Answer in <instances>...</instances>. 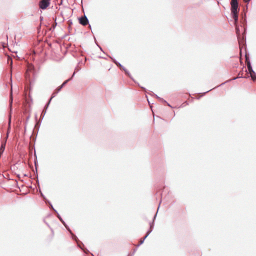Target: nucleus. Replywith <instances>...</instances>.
Returning <instances> with one entry per match:
<instances>
[{
    "label": "nucleus",
    "instance_id": "nucleus-1",
    "mask_svg": "<svg viewBox=\"0 0 256 256\" xmlns=\"http://www.w3.org/2000/svg\"><path fill=\"white\" fill-rule=\"evenodd\" d=\"M230 5H231V14H232V18L234 20V24L236 26V33L237 34L238 40H239V38L240 36V30L239 28L237 26V24L238 22V0H231Z\"/></svg>",
    "mask_w": 256,
    "mask_h": 256
},
{
    "label": "nucleus",
    "instance_id": "nucleus-2",
    "mask_svg": "<svg viewBox=\"0 0 256 256\" xmlns=\"http://www.w3.org/2000/svg\"><path fill=\"white\" fill-rule=\"evenodd\" d=\"M67 230H68L70 233V234H72V238L75 240L76 242L78 243V246L80 248H82V250H83L84 252L86 253L88 252V250H84L82 248V246H84V244H82V242H80V240H78V237L74 235L72 232V230H70V228H67Z\"/></svg>",
    "mask_w": 256,
    "mask_h": 256
},
{
    "label": "nucleus",
    "instance_id": "nucleus-3",
    "mask_svg": "<svg viewBox=\"0 0 256 256\" xmlns=\"http://www.w3.org/2000/svg\"><path fill=\"white\" fill-rule=\"evenodd\" d=\"M247 67L252 80L254 82H256V73L253 70L251 63L248 64L247 65Z\"/></svg>",
    "mask_w": 256,
    "mask_h": 256
},
{
    "label": "nucleus",
    "instance_id": "nucleus-4",
    "mask_svg": "<svg viewBox=\"0 0 256 256\" xmlns=\"http://www.w3.org/2000/svg\"><path fill=\"white\" fill-rule=\"evenodd\" d=\"M50 4V0H42L39 2L40 8L42 10L46 9Z\"/></svg>",
    "mask_w": 256,
    "mask_h": 256
},
{
    "label": "nucleus",
    "instance_id": "nucleus-5",
    "mask_svg": "<svg viewBox=\"0 0 256 256\" xmlns=\"http://www.w3.org/2000/svg\"><path fill=\"white\" fill-rule=\"evenodd\" d=\"M79 23L84 26H86L89 22L88 18L86 16H82L78 18Z\"/></svg>",
    "mask_w": 256,
    "mask_h": 256
},
{
    "label": "nucleus",
    "instance_id": "nucleus-6",
    "mask_svg": "<svg viewBox=\"0 0 256 256\" xmlns=\"http://www.w3.org/2000/svg\"><path fill=\"white\" fill-rule=\"evenodd\" d=\"M156 216H157V212L154 214V216L153 218L152 221V222H150L149 224L150 228L146 232L147 236H148L152 232V231L153 230V228L154 227V222L156 218Z\"/></svg>",
    "mask_w": 256,
    "mask_h": 256
},
{
    "label": "nucleus",
    "instance_id": "nucleus-7",
    "mask_svg": "<svg viewBox=\"0 0 256 256\" xmlns=\"http://www.w3.org/2000/svg\"><path fill=\"white\" fill-rule=\"evenodd\" d=\"M50 100H49L48 101V102H47V104L45 105L44 107V108L41 114V115H40V118L41 120H42L46 112V110L49 106V104L50 102Z\"/></svg>",
    "mask_w": 256,
    "mask_h": 256
},
{
    "label": "nucleus",
    "instance_id": "nucleus-8",
    "mask_svg": "<svg viewBox=\"0 0 256 256\" xmlns=\"http://www.w3.org/2000/svg\"><path fill=\"white\" fill-rule=\"evenodd\" d=\"M62 88L59 86L53 92L52 94L51 98H50V101L52 100V98L55 97L56 94L61 90Z\"/></svg>",
    "mask_w": 256,
    "mask_h": 256
},
{
    "label": "nucleus",
    "instance_id": "nucleus-9",
    "mask_svg": "<svg viewBox=\"0 0 256 256\" xmlns=\"http://www.w3.org/2000/svg\"><path fill=\"white\" fill-rule=\"evenodd\" d=\"M76 72H74L71 78H70L68 79L67 80H65L60 86L61 88H62L64 86H66V84L68 82V81L70 80L72 77L74 76Z\"/></svg>",
    "mask_w": 256,
    "mask_h": 256
},
{
    "label": "nucleus",
    "instance_id": "nucleus-10",
    "mask_svg": "<svg viewBox=\"0 0 256 256\" xmlns=\"http://www.w3.org/2000/svg\"><path fill=\"white\" fill-rule=\"evenodd\" d=\"M57 217L60 220V221L62 223V224L64 226L67 228H69L67 225L66 224V222H64V221L63 220V219L62 218V217L60 216V215L59 214H58V216Z\"/></svg>",
    "mask_w": 256,
    "mask_h": 256
},
{
    "label": "nucleus",
    "instance_id": "nucleus-11",
    "mask_svg": "<svg viewBox=\"0 0 256 256\" xmlns=\"http://www.w3.org/2000/svg\"><path fill=\"white\" fill-rule=\"evenodd\" d=\"M53 19L54 20V23L52 25V27L50 28V30L52 31H53L54 30V28H56V27L57 25V22H56V17L53 18Z\"/></svg>",
    "mask_w": 256,
    "mask_h": 256
},
{
    "label": "nucleus",
    "instance_id": "nucleus-12",
    "mask_svg": "<svg viewBox=\"0 0 256 256\" xmlns=\"http://www.w3.org/2000/svg\"><path fill=\"white\" fill-rule=\"evenodd\" d=\"M34 166L36 167V172H37L38 160H37V156L36 155V153L35 152H34Z\"/></svg>",
    "mask_w": 256,
    "mask_h": 256
},
{
    "label": "nucleus",
    "instance_id": "nucleus-13",
    "mask_svg": "<svg viewBox=\"0 0 256 256\" xmlns=\"http://www.w3.org/2000/svg\"><path fill=\"white\" fill-rule=\"evenodd\" d=\"M245 60H246V64H248L250 63L249 55L248 54H247L246 53L245 54Z\"/></svg>",
    "mask_w": 256,
    "mask_h": 256
},
{
    "label": "nucleus",
    "instance_id": "nucleus-14",
    "mask_svg": "<svg viewBox=\"0 0 256 256\" xmlns=\"http://www.w3.org/2000/svg\"><path fill=\"white\" fill-rule=\"evenodd\" d=\"M5 149V144H2L0 148V156L4 152Z\"/></svg>",
    "mask_w": 256,
    "mask_h": 256
},
{
    "label": "nucleus",
    "instance_id": "nucleus-15",
    "mask_svg": "<svg viewBox=\"0 0 256 256\" xmlns=\"http://www.w3.org/2000/svg\"><path fill=\"white\" fill-rule=\"evenodd\" d=\"M148 236H147V234H146V235L144 236V237L143 238H142V239H141V240H140V242L139 244L138 245V246H140L141 244H142L144 243V241L145 239H146Z\"/></svg>",
    "mask_w": 256,
    "mask_h": 256
},
{
    "label": "nucleus",
    "instance_id": "nucleus-16",
    "mask_svg": "<svg viewBox=\"0 0 256 256\" xmlns=\"http://www.w3.org/2000/svg\"><path fill=\"white\" fill-rule=\"evenodd\" d=\"M239 78H242V76H239ZM238 78V77H235V78H232V79H231V80H229L226 81V82H228V81H231V80H235L237 79ZM225 83H226V82H224V83H222V84H220V86L222 85V84H225Z\"/></svg>",
    "mask_w": 256,
    "mask_h": 256
},
{
    "label": "nucleus",
    "instance_id": "nucleus-17",
    "mask_svg": "<svg viewBox=\"0 0 256 256\" xmlns=\"http://www.w3.org/2000/svg\"><path fill=\"white\" fill-rule=\"evenodd\" d=\"M46 202L50 204V208H51L52 210L54 209L52 205L48 200H46Z\"/></svg>",
    "mask_w": 256,
    "mask_h": 256
},
{
    "label": "nucleus",
    "instance_id": "nucleus-18",
    "mask_svg": "<svg viewBox=\"0 0 256 256\" xmlns=\"http://www.w3.org/2000/svg\"><path fill=\"white\" fill-rule=\"evenodd\" d=\"M124 72L126 75L128 76L130 78H131L130 74V72L126 69Z\"/></svg>",
    "mask_w": 256,
    "mask_h": 256
},
{
    "label": "nucleus",
    "instance_id": "nucleus-19",
    "mask_svg": "<svg viewBox=\"0 0 256 256\" xmlns=\"http://www.w3.org/2000/svg\"><path fill=\"white\" fill-rule=\"evenodd\" d=\"M150 92L152 94H152V96H154L157 99L158 98V97H159L158 96H157L156 94H154L152 92Z\"/></svg>",
    "mask_w": 256,
    "mask_h": 256
},
{
    "label": "nucleus",
    "instance_id": "nucleus-20",
    "mask_svg": "<svg viewBox=\"0 0 256 256\" xmlns=\"http://www.w3.org/2000/svg\"><path fill=\"white\" fill-rule=\"evenodd\" d=\"M30 118V115H28L27 116H26V123L28 122V121L29 119Z\"/></svg>",
    "mask_w": 256,
    "mask_h": 256
},
{
    "label": "nucleus",
    "instance_id": "nucleus-21",
    "mask_svg": "<svg viewBox=\"0 0 256 256\" xmlns=\"http://www.w3.org/2000/svg\"><path fill=\"white\" fill-rule=\"evenodd\" d=\"M110 58L112 59V62L115 64H116V62H118V61L116 60V59L110 56Z\"/></svg>",
    "mask_w": 256,
    "mask_h": 256
},
{
    "label": "nucleus",
    "instance_id": "nucleus-22",
    "mask_svg": "<svg viewBox=\"0 0 256 256\" xmlns=\"http://www.w3.org/2000/svg\"><path fill=\"white\" fill-rule=\"evenodd\" d=\"M160 101L162 102H164V103L166 102V101L165 100L164 98H161L160 100Z\"/></svg>",
    "mask_w": 256,
    "mask_h": 256
},
{
    "label": "nucleus",
    "instance_id": "nucleus-23",
    "mask_svg": "<svg viewBox=\"0 0 256 256\" xmlns=\"http://www.w3.org/2000/svg\"><path fill=\"white\" fill-rule=\"evenodd\" d=\"M40 194H41V196L44 198V200L45 201L46 200V201L47 200L46 199V198H45V196H44V195L43 194L42 192H40Z\"/></svg>",
    "mask_w": 256,
    "mask_h": 256
},
{
    "label": "nucleus",
    "instance_id": "nucleus-24",
    "mask_svg": "<svg viewBox=\"0 0 256 256\" xmlns=\"http://www.w3.org/2000/svg\"><path fill=\"white\" fill-rule=\"evenodd\" d=\"M251 0H244V1L247 3V4H248L249 3V2Z\"/></svg>",
    "mask_w": 256,
    "mask_h": 256
},
{
    "label": "nucleus",
    "instance_id": "nucleus-25",
    "mask_svg": "<svg viewBox=\"0 0 256 256\" xmlns=\"http://www.w3.org/2000/svg\"><path fill=\"white\" fill-rule=\"evenodd\" d=\"M40 122H38L36 124V126H38V127H40Z\"/></svg>",
    "mask_w": 256,
    "mask_h": 256
},
{
    "label": "nucleus",
    "instance_id": "nucleus-26",
    "mask_svg": "<svg viewBox=\"0 0 256 256\" xmlns=\"http://www.w3.org/2000/svg\"><path fill=\"white\" fill-rule=\"evenodd\" d=\"M10 122H11V116H10V118H9V122H8L9 126H10Z\"/></svg>",
    "mask_w": 256,
    "mask_h": 256
},
{
    "label": "nucleus",
    "instance_id": "nucleus-27",
    "mask_svg": "<svg viewBox=\"0 0 256 256\" xmlns=\"http://www.w3.org/2000/svg\"><path fill=\"white\" fill-rule=\"evenodd\" d=\"M116 64L119 67V66H120L121 64L119 62H116Z\"/></svg>",
    "mask_w": 256,
    "mask_h": 256
},
{
    "label": "nucleus",
    "instance_id": "nucleus-28",
    "mask_svg": "<svg viewBox=\"0 0 256 256\" xmlns=\"http://www.w3.org/2000/svg\"><path fill=\"white\" fill-rule=\"evenodd\" d=\"M53 210L54 212L56 214V215L58 216V213L57 212V210H55L54 208Z\"/></svg>",
    "mask_w": 256,
    "mask_h": 256
},
{
    "label": "nucleus",
    "instance_id": "nucleus-29",
    "mask_svg": "<svg viewBox=\"0 0 256 256\" xmlns=\"http://www.w3.org/2000/svg\"><path fill=\"white\" fill-rule=\"evenodd\" d=\"M121 70H122L124 71L126 70V68L124 66H122V68Z\"/></svg>",
    "mask_w": 256,
    "mask_h": 256
},
{
    "label": "nucleus",
    "instance_id": "nucleus-30",
    "mask_svg": "<svg viewBox=\"0 0 256 256\" xmlns=\"http://www.w3.org/2000/svg\"><path fill=\"white\" fill-rule=\"evenodd\" d=\"M166 103L167 104V105H168V106H169L171 107V106H170V104H169L167 102H166Z\"/></svg>",
    "mask_w": 256,
    "mask_h": 256
},
{
    "label": "nucleus",
    "instance_id": "nucleus-31",
    "mask_svg": "<svg viewBox=\"0 0 256 256\" xmlns=\"http://www.w3.org/2000/svg\"><path fill=\"white\" fill-rule=\"evenodd\" d=\"M40 20H43V17L40 16Z\"/></svg>",
    "mask_w": 256,
    "mask_h": 256
},
{
    "label": "nucleus",
    "instance_id": "nucleus-32",
    "mask_svg": "<svg viewBox=\"0 0 256 256\" xmlns=\"http://www.w3.org/2000/svg\"><path fill=\"white\" fill-rule=\"evenodd\" d=\"M123 66H122V64H120V66H119V68L121 69L122 68V67Z\"/></svg>",
    "mask_w": 256,
    "mask_h": 256
},
{
    "label": "nucleus",
    "instance_id": "nucleus-33",
    "mask_svg": "<svg viewBox=\"0 0 256 256\" xmlns=\"http://www.w3.org/2000/svg\"><path fill=\"white\" fill-rule=\"evenodd\" d=\"M207 90V92H204V94H206V92H208L209 91H210V90Z\"/></svg>",
    "mask_w": 256,
    "mask_h": 256
},
{
    "label": "nucleus",
    "instance_id": "nucleus-34",
    "mask_svg": "<svg viewBox=\"0 0 256 256\" xmlns=\"http://www.w3.org/2000/svg\"><path fill=\"white\" fill-rule=\"evenodd\" d=\"M160 98H160V97L159 96V97H158V100H160Z\"/></svg>",
    "mask_w": 256,
    "mask_h": 256
},
{
    "label": "nucleus",
    "instance_id": "nucleus-35",
    "mask_svg": "<svg viewBox=\"0 0 256 256\" xmlns=\"http://www.w3.org/2000/svg\"><path fill=\"white\" fill-rule=\"evenodd\" d=\"M136 250H134V252H133V254H134V252H136Z\"/></svg>",
    "mask_w": 256,
    "mask_h": 256
},
{
    "label": "nucleus",
    "instance_id": "nucleus-36",
    "mask_svg": "<svg viewBox=\"0 0 256 256\" xmlns=\"http://www.w3.org/2000/svg\"><path fill=\"white\" fill-rule=\"evenodd\" d=\"M98 47L100 48V50H102V48H101L100 46H98Z\"/></svg>",
    "mask_w": 256,
    "mask_h": 256
},
{
    "label": "nucleus",
    "instance_id": "nucleus-37",
    "mask_svg": "<svg viewBox=\"0 0 256 256\" xmlns=\"http://www.w3.org/2000/svg\"><path fill=\"white\" fill-rule=\"evenodd\" d=\"M37 182H38V184H39V181H38V180H37Z\"/></svg>",
    "mask_w": 256,
    "mask_h": 256
},
{
    "label": "nucleus",
    "instance_id": "nucleus-38",
    "mask_svg": "<svg viewBox=\"0 0 256 256\" xmlns=\"http://www.w3.org/2000/svg\"><path fill=\"white\" fill-rule=\"evenodd\" d=\"M89 27L91 28V26L90 24H89Z\"/></svg>",
    "mask_w": 256,
    "mask_h": 256
},
{
    "label": "nucleus",
    "instance_id": "nucleus-39",
    "mask_svg": "<svg viewBox=\"0 0 256 256\" xmlns=\"http://www.w3.org/2000/svg\"><path fill=\"white\" fill-rule=\"evenodd\" d=\"M160 204H158V207L160 206Z\"/></svg>",
    "mask_w": 256,
    "mask_h": 256
},
{
    "label": "nucleus",
    "instance_id": "nucleus-40",
    "mask_svg": "<svg viewBox=\"0 0 256 256\" xmlns=\"http://www.w3.org/2000/svg\"><path fill=\"white\" fill-rule=\"evenodd\" d=\"M36 176H37V178L38 177V174L37 173H36Z\"/></svg>",
    "mask_w": 256,
    "mask_h": 256
}]
</instances>
